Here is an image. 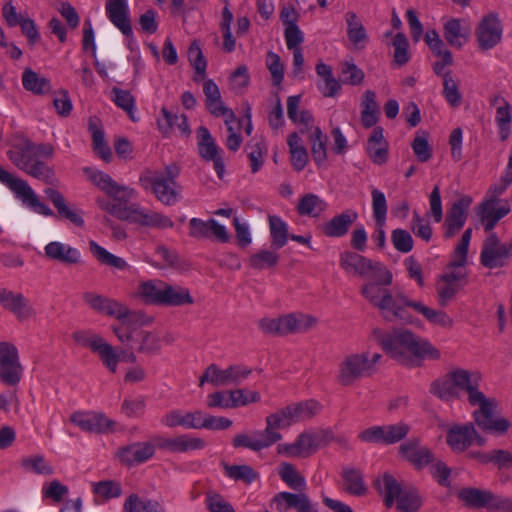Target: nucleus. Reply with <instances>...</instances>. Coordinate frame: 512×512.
<instances>
[{"label":"nucleus","mask_w":512,"mask_h":512,"mask_svg":"<svg viewBox=\"0 0 512 512\" xmlns=\"http://www.w3.org/2000/svg\"><path fill=\"white\" fill-rule=\"evenodd\" d=\"M480 376L468 370L457 368L447 373L443 378L431 383L430 392L443 401L459 398V392L467 393V400L471 406H479L473 412L475 424L484 432L503 434L510 422L505 418H493L496 402L487 398L479 389Z\"/></svg>","instance_id":"1"},{"label":"nucleus","mask_w":512,"mask_h":512,"mask_svg":"<svg viewBox=\"0 0 512 512\" xmlns=\"http://www.w3.org/2000/svg\"><path fill=\"white\" fill-rule=\"evenodd\" d=\"M83 173L92 184L107 196L115 200H121V209L117 219L144 227L159 229L172 228L174 226L173 221L168 216L158 212L147 211L138 203H129L131 199L137 197L136 191L128 186L118 184L109 174L92 167H84Z\"/></svg>","instance_id":"2"},{"label":"nucleus","mask_w":512,"mask_h":512,"mask_svg":"<svg viewBox=\"0 0 512 512\" xmlns=\"http://www.w3.org/2000/svg\"><path fill=\"white\" fill-rule=\"evenodd\" d=\"M374 335L382 349L402 364L410 365L413 362L411 355L431 360L440 358V351L429 341L416 337L407 329H394L392 333L375 330Z\"/></svg>","instance_id":"3"},{"label":"nucleus","mask_w":512,"mask_h":512,"mask_svg":"<svg viewBox=\"0 0 512 512\" xmlns=\"http://www.w3.org/2000/svg\"><path fill=\"white\" fill-rule=\"evenodd\" d=\"M138 294L145 303L151 305L179 307L194 303L187 288L159 279L142 282L138 287Z\"/></svg>","instance_id":"4"},{"label":"nucleus","mask_w":512,"mask_h":512,"mask_svg":"<svg viewBox=\"0 0 512 512\" xmlns=\"http://www.w3.org/2000/svg\"><path fill=\"white\" fill-rule=\"evenodd\" d=\"M377 280L373 283L363 285L362 295L375 307H377L383 318L387 321L401 320L411 322V316L407 310H403L405 295L398 293L393 295L390 290L383 288Z\"/></svg>","instance_id":"5"},{"label":"nucleus","mask_w":512,"mask_h":512,"mask_svg":"<svg viewBox=\"0 0 512 512\" xmlns=\"http://www.w3.org/2000/svg\"><path fill=\"white\" fill-rule=\"evenodd\" d=\"M379 490L384 493V504L386 508H391L397 501L396 508L398 512H417L422 499L418 490L413 486H402L392 475L385 473L382 480L375 484H381Z\"/></svg>","instance_id":"6"},{"label":"nucleus","mask_w":512,"mask_h":512,"mask_svg":"<svg viewBox=\"0 0 512 512\" xmlns=\"http://www.w3.org/2000/svg\"><path fill=\"white\" fill-rule=\"evenodd\" d=\"M340 265L349 272H354L362 277H370L379 284L390 285L392 273L378 261H373L355 252H344L340 255Z\"/></svg>","instance_id":"7"},{"label":"nucleus","mask_w":512,"mask_h":512,"mask_svg":"<svg viewBox=\"0 0 512 512\" xmlns=\"http://www.w3.org/2000/svg\"><path fill=\"white\" fill-rule=\"evenodd\" d=\"M457 497L467 506L474 509L485 508L490 512H511L512 500L496 495L488 490L467 487L457 493Z\"/></svg>","instance_id":"8"},{"label":"nucleus","mask_w":512,"mask_h":512,"mask_svg":"<svg viewBox=\"0 0 512 512\" xmlns=\"http://www.w3.org/2000/svg\"><path fill=\"white\" fill-rule=\"evenodd\" d=\"M0 182L14 192L16 197L34 212L44 216L54 215V212L39 200L36 193L25 180L14 177L2 167H0Z\"/></svg>","instance_id":"9"},{"label":"nucleus","mask_w":512,"mask_h":512,"mask_svg":"<svg viewBox=\"0 0 512 512\" xmlns=\"http://www.w3.org/2000/svg\"><path fill=\"white\" fill-rule=\"evenodd\" d=\"M73 339L78 344L96 353L109 371L112 373L116 372L118 362L121 360V354L117 353L101 336L86 331H76L73 333Z\"/></svg>","instance_id":"10"},{"label":"nucleus","mask_w":512,"mask_h":512,"mask_svg":"<svg viewBox=\"0 0 512 512\" xmlns=\"http://www.w3.org/2000/svg\"><path fill=\"white\" fill-rule=\"evenodd\" d=\"M139 182L144 189H151L157 200L164 205L172 206L178 201L180 185L165 181L163 175L155 171L145 169L140 174Z\"/></svg>","instance_id":"11"},{"label":"nucleus","mask_w":512,"mask_h":512,"mask_svg":"<svg viewBox=\"0 0 512 512\" xmlns=\"http://www.w3.org/2000/svg\"><path fill=\"white\" fill-rule=\"evenodd\" d=\"M512 257V241L501 243L496 233H490L485 239L481 254V264L489 269L503 267Z\"/></svg>","instance_id":"12"},{"label":"nucleus","mask_w":512,"mask_h":512,"mask_svg":"<svg viewBox=\"0 0 512 512\" xmlns=\"http://www.w3.org/2000/svg\"><path fill=\"white\" fill-rule=\"evenodd\" d=\"M22 372L16 346L10 342H0V380L7 385H16L21 380Z\"/></svg>","instance_id":"13"},{"label":"nucleus","mask_w":512,"mask_h":512,"mask_svg":"<svg viewBox=\"0 0 512 512\" xmlns=\"http://www.w3.org/2000/svg\"><path fill=\"white\" fill-rule=\"evenodd\" d=\"M197 150L199 156L209 162H213L217 176L222 179L225 172V165L222 157V150L216 144L210 131L205 126H200L196 130Z\"/></svg>","instance_id":"14"},{"label":"nucleus","mask_w":512,"mask_h":512,"mask_svg":"<svg viewBox=\"0 0 512 512\" xmlns=\"http://www.w3.org/2000/svg\"><path fill=\"white\" fill-rule=\"evenodd\" d=\"M503 26L496 13L485 15L479 22L475 36L478 47L485 51L494 48L501 42Z\"/></svg>","instance_id":"15"},{"label":"nucleus","mask_w":512,"mask_h":512,"mask_svg":"<svg viewBox=\"0 0 512 512\" xmlns=\"http://www.w3.org/2000/svg\"><path fill=\"white\" fill-rule=\"evenodd\" d=\"M370 371L371 363L367 353L349 355L339 366L338 382L344 386L352 385Z\"/></svg>","instance_id":"16"},{"label":"nucleus","mask_w":512,"mask_h":512,"mask_svg":"<svg viewBox=\"0 0 512 512\" xmlns=\"http://www.w3.org/2000/svg\"><path fill=\"white\" fill-rule=\"evenodd\" d=\"M105 9L108 19L129 39L128 47L131 49L134 36L127 3L125 0H107Z\"/></svg>","instance_id":"17"},{"label":"nucleus","mask_w":512,"mask_h":512,"mask_svg":"<svg viewBox=\"0 0 512 512\" xmlns=\"http://www.w3.org/2000/svg\"><path fill=\"white\" fill-rule=\"evenodd\" d=\"M153 441L157 448L166 450L170 453H185L188 451L200 450L205 447V441L198 437H191L182 434L173 438L163 436H154Z\"/></svg>","instance_id":"18"},{"label":"nucleus","mask_w":512,"mask_h":512,"mask_svg":"<svg viewBox=\"0 0 512 512\" xmlns=\"http://www.w3.org/2000/svg\"><path fill=\"white\" fill-rule=\"evenodd\" d=\"M83 300L96 312L115 317L117 319L126 318L128 316L129 309L122 303L92 292H86L83 294Z\"/></svg>","instance_id":"19"},{"label":"nucleus","mask_w":512,"mask_h":512,"mask_svg":"<svg viewBox=\"0 0 512 512\" xmlns=\"http://www.w3.org/2000/svg\"><path fill=\"white\" fill-rule=\"evenodd\" d=\"M154 441L135 442L118 449L117 456L122 464L132 466L148 461L155 453Z\"/></svg>","instance_id":"20"},{"label":"nucleus","mask_w":512,"mask_h":512,"mask_svg":"<svg viewBox=\"0 0 512 512\" xmlns=\"http://www.w3.org/2000/svg\"><path fill=\"white\" fill-rule=\"evenodd\" d=\"M0 305L13 313L19 321L27 320L35 314L28 299L21 293H14L4 288H0Z\"/></svg>","instance_id":"21"},{"label":"nucleus","mask_w":512,"mask_h":512,"mask_svg":"<svg viewBox=\"0 0 512 512\" xmlns=\"http://www.w3.org/2000/svg\"><path fill=\"white\" fill-rule=\"evenodd\" d=\"M471 203V197L463 196L452 204L445 219V238L453 237L464 226Z\"/></svg>","instance_id":"22"},{"label":"nucleus","mask_w":512,"mask_h":512,"mask_svg":"<svg viewBox=\"0 0 512 512\" xmlns=\"http://www.w3.org/2000/svg\"><path fill=\"white\" fill-rule=\"evenodd\" d=\"M475 436L473 423L453 425L447 431L446 442L454 453H463L473 444Z\"/></svg>","instance_id":"23"},{"label":"nucleus","mask_w":512,"mask_h":512,"mask_svg":"<svg viewBox=\"0 0 512 512\" xmlns=\"http://www.w3.org/2000/svg\"><path fill=\"white\" fill-rule=\"evenodd\" d=\"M399 454L418 470L424 468L434 460L431 450L421 446L417 438L402 443L399 446Z\"/></svg>","instance_id":"24"},{"label":"nucleus","mask_w":512,"mask_h":512,"mask_svg":"<svg viewBox=\"0 0 512 512\" xmlns=\"http://www.w3.org/2000/svg\"><path fill=\"white\" fill-rule=\"evenodd\" d=\"M358 219V213L353 209H347L342 213L335 215L329 221L320 226L321 232L330 238H340L345 236L352 224Z\"/></svg>","instance_id":"25"},{"label":"nucleus","mask_w":512,"mask_h":512,"mask_svg":"<svg viewBox=\"0 0 512 512\" xmlns=\"http://www.w3.org/2000/svg\"><path fill=\"white\" fill-rule=\"evenodd\" d=\"M276 508L280 512L295 509L297 512H318L304 493L280 492L274 496Z\"/></svg>","instance_id":"26"},{"label":"nucleus","mask_w":512,"mask_h":512,"mask_svg":"<svg viewBox=\"0 0 512 512\" xmlns=\"http://www.w3.org/2000/svg\"><path fill=\"white\" fill-rule=\"evenodd\" d=\"M202 414L203 412L200 410L183 412L180 409H175L165 414L161 418V423L169 428L181 426L186 429H201Z\"/></svg>","instance_id":"27"},{"label":"nucleus","mask_w":512,"mask_h":512,"mask_svg":"<svg viewBox=\"0 0 512 512\" xmlns=\"http://www.w3.org/2000/svg\"><path fill=\"white\" fill-rule=\"evenodd\" d=\"M70 422L85 432L96 433L108 430L112 424L103 414H88L84 412H74L70 416Z\"/></svg>","instance_id":"28"},{"label":"nucleus","mask_w":512,"mask_h":512,"mask_svg":"<svg viewBox=\"0 0 512 512\" xmlns=\"http://www.w3.org/2000/svg\"><path fill=\"white\" fill-rule=\"evenodd\" d=\"M443 34L445 40L451 46L460 49L468 42L471 34V28L464 20L452 18L444 24Z\"/></svg>","instance_id":"29"},{"label":"nucleus","mask_w":512,"mask_h":512,"mask_svg":"<svg viewBox=\"0 0 512 512\" xmlns=\"http://www.w3.org/2000/svg\"><path fill=\"white\" fill-rule=\"evenodd\" d=\"M46 196L48 199L52 202L54 207L56 208L59 216L61 218H64L66 220H69L71 223H73L77 227H83L84 226V219L82 217V212L78 209H72L70 208L64 196L56 189L53 188H46L44 190Z\"/></svg>","instance_id":"30"},{"label":"nucleus","mask_w":512,"mask_h":512,"mask_svg":"<svg viewBox=\"0 0 512 512\" xmlns=\"http://www.w3.org/2000/svg\"><path fill=\"white\" fill-rule=\"evenodd\" d=\"M45 256L62 264L73 265L80 262L81 254L78 249L67 244L52 241L44 248Z\"/></svg>","instance_id":"31"},{"label":"nucleus","mask_w":512,"mask_h":512,"mask_svg":"<svg viewBox=\"0 0 512 512\" xmlns=\"http://www.w3.org/2000/svg\"><path fill=\"white\" fill-rule=\"evenodd\" d=\"M367 153L374 164L382 165L388 158V144L383 136V128L375 127L368 138Z\"/></svg>","instance_id":"32"},{"label":"nucleus","mask_w":512,"mask_h":512,"mask_svg":"<svg viewBox=\"0 0 512 512\" xmlns=\"http://www.w3.org/2000/svg\"><path fill=\"white\" fill-rule=\"evenodd\" d=\"M281 336L292 333H304L313 327L316 319L304 314H287L280 317Z\"/></svg>","instance_id":"33"},{"label":"nucleus","mask_w":512,"mask_h":512,"mask_svg":"<svg viewBox=\"0 0 512 512\" xmlns=\"http://www.w3.org/2000/svg\"><path fill=\"white\" fill-rule=\"evenodd\" d=\"M141 318L142 315L129 311L126 318L119 319L121 323L118 326H113V331L120 342L130 344L131 347L136 344V332L139 329L134 328L133 325L137 323L143 324Z\"/></svg>","instance_id":"34"},{"label":"nucleus","mask_w":512,"mask_h":512,"mask_svg":"<svg viewBox=\"0 0 512 512\" xmlns=\"http://www.w3.org/2000/svg\"><path fill=\"white\" fill-rule=\"evenodd\" d=\"M251 369L241 365H231L228 368L221 370L216 365V375L214 378V386H228V385H239L249 375Z\"/></svg>","instance_id":"35"},{"label":"nucleus","mask_w":512,"mask_h":512,"mask_svg":"<svg viewBox=\"0 0 512 512\" xmlns=\"http://www.w3.org/2000/svg\"><path fill=\"white\" fill-rule=\"evenodd\" d=\"M316 73L322 78V82L318 83V89L324 97H334L341 90L340 82L333 76L332 68L319 62L316 67Z\"/></svg>","instance_id":"36"},{"label":"nucleus","mask_w":512,"mask_h":512,"mask_svg":"<svg viewBox=\"0 0 512 512\" xmlns=\"http://www.w3.org/2000/svg\"><path fill=\"white\" fill-rule=\"evenodd\" d=\"M88 130L91 133L94 152L106 163L112 158L110 147L105 141L104 131L97 124L95 119L90 118L88 122Z\"/></svg>","instance_id":"37"},{"label":"nucleus","mask_w":512,"mask_h":512,"mask_svg":"<svg viewBox=\"0 0 512 512\" xmlns=\"http://www.w3.org/2000/svg\"><path fill=\"white\" fill-rule=\"evenodd\" d=\"M123 512H165L156 500L140 497L138 494H130L124 504Z\"/></svg>","instance_id":"38"},{"label":"nucleus","mask_w":512,"mask_h":512,"mask_svg":"<svg viewBox=\"0 0 512 512\" xmlns=\"http://www.w3.org/2000/svg\"><path fill=\"white\" fill-rule=\"evenodd\" d=\"M22 85L25 90L36 95L49 93L52 89L50 80L40 76L31 68H26L22 74Z\"/></svg>","instance_id":"39"},{"label":"nucleus","mask_w":512,"mask_h":512,"mask_svg":"<svg viewBox=\"0 0 512 512\" xmlns=\"http://www.w3.org/2000/svg\"><path fill=\"white\" fill-rule=\"evenodd\" d=\"M327 208L326 202L313 193L305 194L297 204V212L301 216L318 217Z\"/></svg>","instance_id":"40"},{"label":"nucleus","mask_w":512,"mask_h":512,"mask_svg":"<svg viewBox=\"0 0 512 512\" xmlns=\"http://www.w3.org/2000/svg\"><path fill=\"white\" fill-rule=\"evenodd\" d=\"M287 145L291 154V163L296 171H302L308 161V152L303 146L301 138L297 132L288 136Z\"/></svg>","instance_id":"41"},{"label":"nucleus","mask_w":512,"mask_h":512,"mask_svg":"<svg viewBox=\"0 0 512 512\" xmlns=\"http://www.w3.org/2000/svg\"><path fill=\"white\" fill-rule=\"evenodd\" d=\"M89 249L97 261L102 265H106L118 270H126L129 267L123 258L110 253L108 250L93 240L89 241Z\"/></svg>","instance_id":"42"},{"label":"nucleus","mask_w":512,"mask_h":512,"mask_svg":"<svg viewBox=\"0 0 512 512\" xmlns=\"http://www.w3.org/2000/svg\"><path fill=\"white\" fill-rule=\"evenodd\" d=\"M288 426H290L288 420H286L284 413L280 409L266 417V428L261 432L265 439L271 441V445H273L282 439V435L275 430L283 429Z\"/></svg>","instance_id":"43"},{"label":"nucleus","mask_w":512,"mask_h":512,"mask_svg":"<svg viewBox=\"0 0 512 512\" xmlns=\"http://www.w3.org/2000/svg\"><path fill=\"white\" fill-rule=\"evenodd\" d=\"M288 426H290L288 420H286L284 413L280 409L266 417V428L261 432L265 439L271 441V445H273L282 439V435L275 430L283 429Z\"/></svg>","instance_id":"44"},{"label":"nucleus","mask_w":512,"mask_h":512,"mask_svg":"<svg viewBox=\"0 0 512 512\" xmlns=\"http://www.w3.org/2000/svg\"><path fill=\"white\" fill-rule=\"evenodd\" d=\"M345 20L347 23V36L349 41L356 47H359L361 43H366L368 41V35L356 13L348 11L345 15Z\"/></svg>","instance_id":"45"},{"label":"nucleus","mask_w":512,"mask_h":512,"mask_svg":"<svg viewBox=\"0 0 512 512\" xmlns=\"http://www.w3.org/2000/svg\"><path fill=\"white\" fill-rule=\"evenodd\" d=\"M234 448H248L253 451H260L271 446V441H267L261 431H254L250 437L244 433L235 435L232 441Z\"/></svg>","instance_id":"46"},{"label":"nucleus","mask_w":512,"mask_h":512,"mask_svg":"<svg viewBox=\"0 0 512 512\" xmlns=\"http://www.w3.org/2000/svg\"><path fill=\"white\" fill-rule=\"evenodd\" d=\"M495 122L501 141H506L512 131V107L509 102H503L496 108Z\"/></svg>","instance_id":"47"},{"label":"nucleus","mask_w":512,"mask_h":512,"mask_svg":"<svg viewBox=\"0 0 512 512\" xmlns=\"http://www.w3.org/2000/svg\"><path fill=\"white\" fill-rule=\"evenodd\" d=\"M268 221L271 236V246L275 249L284 247L288 238H290L288 235L287 224L279 216L276 215H270Z\"/></svg>","instance_id":"48"},{"label":"nucleus","mask_w":512,"mask_h":512,"mask_svg":"<svg viewBox=\"0 0 512 512\" xmlns=\"http://www.w3.org/2000/svg\"><path fill=\"white\" fill-rule=\"evenodd\" d=\"M342 477L345 482V490L355 496H362L367 492V487L361 472L354 468H343Z\"/></svg>","instance_id":"49"},{"label":"nucleus","mask_w":512,"mask_h":512,"mask_svg":"<svg viewBox=\"0 0 512 512\" xmlns=\"http://www.w3.org/2000/svg\"><path fill=\"white\" fill-rule=\"evenodd\" d=\"M92 492L96 497L101 498L103 502L118 498L122 495V487L118 481L102 480L92 483Z\"/></svg>","instance_id":"50"},{"label":"nucleus","mask_w":512,"mask_h":512,"mask_svg":"<svg viewBox=\"0 0 512 512\" xmlns=\"http://www.w3.org/2000/svg\"><path fill=\"white\" fill-rule=\"evenodd\" d=\"M111 93L113 95L111 99L115 105L125 111L133 122H136L138 119L135 117L136 106L134 96L128 90L118 87H113Z\"/></svg>","instance_id":"51"},{"label":"nucleus","mask_w":512,"mask_h":512,"mask_svg":"<svg viewBox=\"0 0 512 512\" xmlns=\"http://www.w3.org/2000/svg\"><path fill=\"white\" fill-rule=\"evenodd\" d=\"M23 171L30 176L43 181L45 183H52L54 180V171L43 161L31 158L27 165L23 166Z\"/></svg>","instance_id":"52"},{"label":"nucleus","mask_w":512,"mask_h":512,"mask_svg":"<svg viewBox=\"0 0 512 512\" xmlns=\"http://www.w3.org/2000/svg\"><path fill=\"white\" fill-rule=\"evenodd\" d=\"M327 137L319 127H314L310 135L312 157L317 165L323 164L327 159L326 150Z\"/></svg>","instance_id":"53"},{"label":"nucleus","mask_w":512,"mask_h":512,"mask_svg":"<svg viewBox=\"0 0 512 512\" xmlns=\"http://www.w3.org/2000/svg\"><path fill=\"white\" fill-rule=\"evenodd\" d=\"M224 471L227 477L243 481L246 484H251L258 477V473L249 465H228L224 464Z\"/></svg>","instance_id":"54"},{"label":"nucleus","mask_w":512,"mask_h":512,"mask_svg":"<svg viewBox=\"0 0 512 512\" xmlns=\"http://www.w3.org/2000/svg\"><path fill=\"white\" fill-rule=\"evenodd\" d=\"M188 59L197 75L194 77V81L198 82L200 79H204L206 76L207 62L197 41H193L190 44L188 49Z\"/></svg>","instance_id":"55"},{"label":"nucleus","mask_w":512,"mask_h":512,"mask_svg":"<svg viewBox=\"0 0 512 512\" xmlns=\"http://www.w3.org/2000/svg\"><path fill=\"white\" fill-rule=\"evenodd\" d=\"M373 218L377 226H384L387 217V201L384 193L377 188L371 190Z\"/></svg>","instance_id":"56"},{"label":"nucleus","mask_w":512,"mask_h":512,"mask_svg":"<svg viewBox=\"0 0 512 512\" xmlns=\"http://www.w3.org/2000/svg\"><path fill=\"white\" fill-rule=\"evenodd\" d=\"M279 262V255L270 250H261L249 258V266L256 270L274 268Z\"/></svg>","instance_id":"57"},{"label":"nucleus","mask_w":512,"mask_h":512,"mask_svg":"<svg viewBox=\"0 0 512 512\" xmlns=\"http://www.w3.org/2000/svg\"><path fill=\"white\" fill-rule=\"evenodd\" d=\"M278 474L281 480L292 489L297 490L305 486V479L297 472L291 463H281L279 466Z\"/></svg>","instance_id":"58"},{"label":"nucleus","mask_w":512,"mask_h":512,"mask_svg":"<svg viewBox=\"0 0 512 512\" xmlns=\"http://www.w3.org/2000/svg\"><path fill=\"white\" fill-rule=\"evenodd\" d=\"M443 96L452 107H458L461 104L462 95L450 71L443 75Z\"/></svg>","instance_id":"59"},{"label":"nucleus","mask_w":512,"mask_h":512,"mask_svg":"<svg viewBox=\"0 0 512 512\" xmlns=\"http://www.w3.org/2000/svg\"><path fill=\"white\" fill-rule=\"evenodd\" d=\"M136 336V344H139L137 347L138 352L156 353L160 350V339L156 334L140 329L136 332Z\"/></svg>","instance_id":"60"},{"label":"nucleus","mask_w":512,"mask_h":512,"mask_svg":"<svg viewBox=\"0 0 512 512\" xmlns=\"http://www.w3.org/2000/svg\"><path fill=\"white\" fill-rule=\"evenodd\" d=\"M384 430V445H391L403 440L409 433L410 427L408 424L398 422L391 425H383Z\"/></svg>","instance_id":"61"},{"label":"nucleus","mask_w":512,"mask_h":512,"mask_svg":"<svg viewBox=\"0 0 512 512\" xmlns=\"http://www.w3.org/2000/svg\"><path fill=\"white\" fill-rule=\"evenodd\" d=\"M394 47V62L398 66L407 64L410 60V53L408 51V39L403 33H397L393 38Z\"/></svg>","instance_id":"62"},{"label":"nucleus","mask_w":512,"mask_h":512,"mask_svg":"<svg viewBox=\"0 0 512 512\" xmlns=\"http://www.w3.org/2000/svg\"><path fill=\"white\" fill-rule=\"evenodd\" d=\"M342 82L352 86L360 85L364 80V72L353 62L341 64Z\"/></svg>","instance_id":"63"},{"label":"nucleus","mask_w":512,"mask_h":512,"mask_svg":"<svg viewBox=\"0 0 512 512\" xmlns=\"http://www.w3.org/2000/svg\"><path fill=\"white\" fill-rule=\"evenodd\" d=\"M391 242L394 248L401 253H408L413 249L414 240L411 234L401 228L394 229L391 233Z\"/></svg>","instance_id":"64"}]
</instances>
